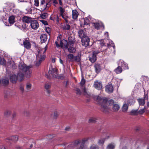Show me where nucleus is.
Instances as JSON below:
<instances>
[{
  "label": "nucleus",
  "mask_w": 149,
  "mask_h": 149,
  "mask_svg": "<svg viewBox=\"0 0 149 149\" xmlns=\"http://www.w3.org/2000/svg\"><path fill=\"white\" fill-rule=\"evenodd\" d=\"M94 98L100 105L101 110L104 113L107 112L110 108V106L114 103L113 100L107 101V99L105 97L102 98L99 96H96Z\"/></svg>",
  "instance_id": "f257e3e1"
},
{
  "label": "nucleus",
  "mask_w": 149,
  "mask_h": 149,
  "mask_svg": "<svg viewBox=\"0 0 149 149\" xmlns=\"http://www.w3.org/2000/svg\"><path fill=\"white\" fill-rule=\"evenodd\" d=\"M95 51L93 52V54L89 56V60L92 63L95 62L96 60V55L100 52L104 51L106 49V46L104 45V41H98L93 47Z\"/></svg>",
  "instance_id": "f03ea898"
},
{
  "label": "nucleus",
  "mask_w": 149,
  "mask_h": 149,
  "mask_svg": "<svg viewBox=\"0 0 149 149\" xmlns=\"http://www.w3.org/2000/svg\"><path fill=\"white\" fill-rule=\"evenodd\" d=\"M19 69L20 73H22L24 75L25 74L26 77L29 78L31 76V71L29 70L30 66H27L24 63H21L19 64Z\"/></svg>",
  "instance_id": "7ed1b4c3"
},
{
  "label": "nucleus",
  "mask_w": 149,
  "mask_h": 149,
  "mask_svg": "<svg viewBox=\"0 0 149 149\" xmlns=\"http://www.w3.org/2000/svg\"><path fill=\"white\" fill-rule=\"evenodd\" d=\"M47 45L45 48H43L39 49L38 51V54L37 56V58L38 59V58H40L39 60L38 63H37L36 64V65L37 66H38L41 63V61L44 60L45 57V54L46 50L47 49L48 46Z\"/></svg>",
  "instance_id": "20e7f679"
},
{
  "label": "nucleus",
  "mask_w": 149,
  "mask_h": 149,
  "mask_svg": "<svg viewBox=\"0 0 149 149\" xmlns=\"http://www.w3.org/2000/svg\"><path fill=\"white\" fill-rule=\"evenodd\" d=\"M19 70L17 74H11L10 77V79L13 83H16L17 80L21 81L24 79V76L22 73H20Z\"/></svg>",
  "instance_id": "39448f33"
},
{
  "label": "nucleus",
  "mask_w": 149,
  "mask_h": 149,
  "mask_svg": "<svg viewBox=\"0 0 149 149\" xmlns=\"http://www.w3.org/2000/svg\"><path fill=\"white\" fill-rule=\"evenodd\" d=\"M48 73L49 76L54 78H57L58 73L56 68H53L52 65H51L49 68Z\"/></svg>",
  "instance_id": "423d86ee"
},
{
  "label": "nucleus",
  "mask_w": 149,
  "mask_h": 149,
  "mask_svg": "<svg viewBox=\"0 0 149 149\" xmlns=\"http://www.w3.org/2000/svg\"><path fill=\"white\" fill-rule=\"evenodd\" d=\"M56 46L59 47H60L61 48L63 47L64 49H66L68 47V42L66 40H63L60 42V45L58 44L57 41H56L55 42Z\"/></svg>",
  "instance_id": "0eeeda50"
},
{
  "label": "nucleus",
  "mask_w": 149,
  "mask_h": 149,
  "mask_svg": "<svg viewBox=\"0 0 149 149\" xmlns=\"http://www.w3.org/2000/svg\"><path fill=\"white\" fill-rule=\"evenodd\" d=\"M8 21L9 23L5 22L4 20H3V22L5 25L8 26H10L11 24H13L15 22V17L13 15H12L9 17L8 18Z\"/></svg>",
  "instance_id": "6e6552de"
},
{
  "label": "nucleus",
  "mask_w": 149,
  "mask_h": 149,
  "mask_svg": "<svg viewBox=\"0 0 149 149\" xmlns=\"http://www.w3.org/2000/svg\"><path fill=\"white\" fill-rule=\"evenodd\" d=\"M85 82V80L84 78H82L80 82V84L82 88H83V94L84 95L86 96V97H88L89 96V95L88 93L84 86Z\"/></svg>",
  "instance_id": "1a4fd4ad"
},
{
  "label": "nucleus",
  "mask_w": 149,
  "mask_h": 149,
  "mask_svg": "<svg viewBox=\"0 0 149 149\" xmlns=\"http://www.w3.org/2000/svg\"><path fill=\"white\" fill-rule=\"evenodd\" d=\"M81 39V42L83 46L86 47L89 45L90 39L87 36Z\"/></svg>",
  "instance_id": "9d476101"
},
{
  "label": "nucleus",
  "mask_w": 149,
  "mask_h": 149,
  "mask_svg": "<svg viewBox=\"0 0 149 149\" xmlns=\"http://www.w3.org/2000/svg\"><path fill=\"white\" fill-rule=\"evenodd\" d=\"M31 28L33 29H37L39 26L38 22L36 20H33L31 23Z\"/></svg>",
  "instance_id": "9b49d317"
},
{
  "label": "nucleus",
  "mask_w": 149,
  "mask_h": 149,
  "mask_svg": "<svg viewBox=\"0 0 149 149\" xmlns=\"http://www.w3.org/2000/svg\"><path fill=\"white\" fill-rule=\"evenodd\" d=\"M93 26H94L95 29L98 30L100 28L102 29L103 30L104 29V26L102 22L100 23H93Z\"/></svg>",
  "instance_id": "f8f14e48"
},
{
  "label": "nucleus",
  "mask_w": 149,
  "mask_h": 149,
  "mask_svg": "<svg viewBox=\"0 0 149 149\" xmlns=\"http://www.w3.org/2000/svg\"><path fill=\"white\" fill-rule=\"evenodd\" d=\"M94 87L98 90H101L102 88V86L101 82L96 81L94 82Z\"/></svg>",
  "instance_id": "ddd939ff"
},
{
  "label": "nucleus",
  "mask_w": 149,
  "mask_h": 149,
  "mask_svg": "<svg viewBox=\"0 0 149 149\" xmlns=\"http://www.w3.org/2000/svg\"><path fill=\"white\" fill-rule=\"evenodd\" d=\"M113 88L111 84H109L106 86V91L109 93H111L113 91Z\"/></svg>",
  "instance_id": "4468645a"
},
{
  "label": "nucleus",
  "mask_w": 149,
  "mask_h": 149,
  "mask_svg": "<svg viewBox=\"0 0 149 149\" xmlns=\"http://www.w3.org/2000/svg\"><path fill=\"white\" fill-rule=\"evenodd\" d=\"M118 65L123 68L124 69H128L127 65L126 63L123 60H120L118 63Z\"/></svg>",
  "instance_id": "2eb2a0df"
},
{
  "label": "nucleus",
  "mask_w": 149,
  "mask_h": 149,
  "mask_svg": "<svg viewBox=\"0 0 149 149\" xmlns=\"http://www.w3.org/2000/svg\"><path fill=\"white\" fill-rule=\"evenodd\" d=\"M22 19L23 22L28 24L31 23L33 20L31 18L26 16H24L22 18Z\"/></svg>",
  "instance_id": "dca6fc26"
},
{
  "label": "nucleus",
  "mask_w": 149,
  "mask_h": 149,
  "mask_svg": "<svg viewBox=\"0 0 149 149\" xmlns=\"http://www.w3.org/2000/svg\"><path fill=\"white\" fill-rule=\"evenodd\" d=\"M74 56L73 55L71 54H69L66 56L67 60L69 62H74Z\"/></svg>",
  "instance_id": "f3484780"
},
{
  "label": "nucleus",
  "mask_w": 149,
  "mask_h": 149,
  "mask_svg": "<svg viewBox=\"0 0 149 149\" xmlns=\"http://www.w3.org/2000/svg\"><path fill=\"white\" fill-rule=\"evenodd\" d=\"M23 45L25 48L29 49L31 48V45L30 42L27 40H25L23 42Z\"/></svg>",
  "instance_id": "a211bd4d"
},
{
  "label": "nucleus",
  "mask_w": 149,
  "mask_h": 149,
  "mask_svg": "<svg viewBox=\"0 0 149 149\" xmlns=\"http://www.w3.org/2000/svg\"><path fill=\"white\" fill-rule=\"evenodd\" d=\"M40 39L41 42H45L47 40V35L45 34H42L40 36Z\"/></svg>",
  "instance_id": "6ab92c4d"
},
{
  "label": "nucleus",
  "mask_w": 149,
  "mask_h": 149,
  "mask_svg": "<svg viewBox=\"0 0 149 149\" xmlns=\"http://www.w3.org/2000/svg\"><path fill=\"white\" fill-rule=\"evenodd\" d=\"M95 72L97 73H99L101 70L100 65L98 64H95L94 66Z\"/></svg>",
  "instance_id": "aec40b11"
},
{
  "label": "nucleus",
  "mask_w": 149,
  "mask_h": 149,
  "mask_svg": "<svg viewBox=\"0 0 149 149\" xmlns=\"http://www.w3.org/2000/svg\"><path fill=\"white\" fill-rule=\"evenodd\" d=\"M74 39L72 37H69L68 39V45L69 46H73V45L74 44Z\"/></svg>",
  "instance_id": "412c9836"
},
{
  "label": "nucleus",
  "mask_w": 149,
  "mask_h": 149,
  "mask_svg": "<svg viewBox=\"0 0 149 149\" xmlns=\"http://www.w3.org/2000/svg\"><path fill=\"white\" fill-rule=\"evenodd\" d=\"M78 13L76 10L72 11V17L74 19H76L78 15Z\"/></svg>",
  "instance_id": "4be33fe9"
},
{
  "label": "nucleus",
  "mask_w": 149,
  "mask_h": 149,
  "mask_svg": "<svg viewBox=\"0 0 149 149\" xmlns=\"http://www.w3.org/2000/svg\"><path fill=\"white\" fill-rule=\"evenodd\" d=\"M88 138H84L81 140V146H80L79 149H83L84 148V145L85 143L87 142L88 140Z\"/></svg>",
  "instance_id": "5701e85b"
},
{
  "label": "nucleus",
  "mask_w": 149,
  "mask_h": 149,
  "mask_svg": "<svg viewBox=\"0 0 149 149\" xmlns=\"http://www.w3.org/2000/svg\"><path fill=\"white\" fill-rule=\"evenodd\" d=\"M84 33V30H81L79 31L78 32L79 36L81 39L85 36H87Z\"/></svg>",
  "instance_id": "b1692460"
},
{
  "label": "nucleus",
  "mask_w": 149,
  "mask_h": 149,
  "mask_svg": "<svg viewBox=\"0 0 149 149\" xmlns=\"http://www.w3.org/2000/svg\"><path fill=\"white\" fill-rule=\"evenodd\" d=\"M114 71L117 74H118L121 73L123 70L121 67L119 65L118 67L115 69Z\"/></svg>",
  "instance_id": "393cba45"
},
{
  "label": "nucleus",
  "mask_w": 149,
  "mask_h": 149,
  "mask_svg": "<svg viewBox=\"0 0 149 149\" xmlns=\"http://www.w3.org/2000/svg\"><path fill=\"white\" fill-rule=\"evenodd\" d=\"M8 140H10L14 141H16L18 139V136H12L7 138Z\"/></svg>",
  "instance_id": "a878e982"
},
{
  "label": "nucleus",
  "mask_w": 149,
  "mask_h": 149,
  "mask_svg": "<svg viewBox=\"0 0 149 149\" xmlns=\"http://www.w3.org/2000/svg\"><path fill=\"white\" fill-rule=\"evenodd\" d=\"M9 83V81L8 79H3L1 81V83L0 84V85H6L8 84Z\"/></svg>",
  "instance_id": "bb28decb"
},
{
  "label": "nucleus",
  "mask_w": 149,
  "mask_h": 149,
  "mask_svg": "<svg viewBox=\"0 0 149 149\" xmlns=\"http://www.w3.org/2000/svg\"><path fill=\"white\" fill-rule=\"evenodd\" d=\"M120 107L118 104H115L113 105V110L114 111H117L119 109Z\"/></svg>",
  "instance_id": "cd10ccee"
},
{
  "label": "nucleus",
  "mask_w": 149,
  "mask_h": 149,
  "mask_svg": "<svg viewBox=\"0 0 149 149\" xmlns=\"http://www.w3.org/2000/svg\"><path fill=\"white\" fill-rule=\"evenodd\" d=\"M72 46H70L68 48V51L70 53H74L76 51L75 48L72 47Z\"/></svg>",
  "instance_id": "c85d7f7f"
},
{
  "label": "nucleus",
  "mask_w": 149,
  "mask_h": 149,
  "mask_svg": "<svg viewBox=\"0 0 149 149\" xmlns=\"http://www.w3.org/2000/svg\"><path fill=\"white\" fill-rule=\"evenodd\" d=\"M128 108V106L126 104H124L122 107V110L123 112H126Z\"/></svg>",
  "instance_id": "c756f323"
},
{
  "label": "nucleus",
  "mask_w": 149,
  "mask_h": 149,
  "mask_svg": "<svg viewBox=\"0 0 149 149\" xmlns=\"http://www.w3.org/2000/svg\"><path fill=\"white\" fill-rule=\"evenodd\" d=\"M31 84L30 83H27L26 85V88L27 91H30L31 88Z\"/></svg>",
  "instance_id": "7c9ffc66"
},
{
  "label": "nucleus",
  "mask_w": 149,
  "mask_h": 149,
  "mask_svg": "<svg viewBox=\"0 0 149 149\" xmlns=\"http://www.w3.org/2000/svg\"><path fill=\"white\" fill-rule=\"evenodd\" d=\"M74 61L79 62L80 61V56L78 54L77 56H74Z\"/></svg>",
  "instance_id": "2f4dec72"
},
{
  "label": "nucleus",
  "mask_w": 149,
  "mask_h": 149,
  "mask_svg": "<svg viewBox=\"0 0 149 149\" xmlns=\"http://www.w3.org/2000/svg\"><path fill=\"white\" fill-rule=\"evenodd\" d=\"M59 116V113L56 111H54L53 113L52 114V116L55 119H56Z\"/></svg>",
  "instance_id": "473e14b6"
},
{
  "label": "nucleus",
  "mask_w": 149,
  "mask_h": 149,
  "mask_svg": "<svg viewBox=\"0 0 149 149\" xmlns=\"http://www.w3.org/2000/svg\"><path fill=\"white\" fill-rule=\"evenodd\" d=\"M6 63V61L3 58L0 57V64L4 65Z\"/></svg>",
  "instance_id": "72a5a7b5"
},
{
  "label": "nucleus",
  "mask_w": 149,
  "mask_h": 149,
  "mask_svg": "<svg viewBox=\"0 0 149 149\" xmlns=\"http://www.w3.org/2000/svg\"><path fill=\"white\" fill-rule=\"evenodd\" d=\"M97 119L94 117L91 118L89 120V123H94L96 122Z\"/></svg>",
  "instance_id": "f704fd0d"
},
{
  "label": "nucleus",
  "mask_w": 149,
  "mask_h": 149,
  "mask_svg": "<svg viewBox=\"0 0 149 149\" xmlns=\"http://www.w3.org/2000/svg\"><path fill=\"white\" fill-rule=\"evenodd\" d=\"M139 104L140 105H143L145 104V101L144 99H139L138 100Z\"/></svg>",
  "instance_id": "c9c22d12"
},
{
  "label": "nucleus",
  "mask_w": 149,
  "mask_h": 149,
  "mask_svg": "<svg viewBox=\"0 0 149 149\" xmlns=\"http://www.w3.org/2000/svg\"><path fill=\"white\" fill-rule=\"evenodd\" d=\"M90 21L86 17L84 19V25H88L89 24Z\"/></svg>",
  "instance_id": "e433bc0d"
},
{
  "label": "nucleus",
  "mask_w": 149,
  "mask_h": 149,
  "mask_svg": "<svg viewBox=\"0 0 149 149\" xmlns=\"http://www.w3.org/2000/svg\"><path fill=\"white\" fill-rule=\"evenodd\" d=\"M11 113V111L9 110H6L4 112V115L6 117L9 116Z\"/></svg>",
  "instance_id": "4c0bfd02"
},
{
  "label": "nucleus",
  "mask_w": 149,
  "mask_h": 149,
  "mask_svg": "<svg viewBox=\"0 0 149 149\" xmlns=\"http://www.w3.org/2000/svg\"><path fill=\"white\" fill-rule=\"evenodd\" d=\"M114 145L113 144H109L107 147V149H113L114 148Z\"/></svg>",
  "instance_id": "58836bf2"
},
{
  "label": "nucleus",
  "mask_w": 149,
  "mask_h": 149,
  "mask_svg": "<svg viewBox=\"0 0 149 149\" xmlns=\"http://www.w3.org/2000/svg\"><path fill=\"white\" fill-rule=\"evenodd\" d=\"M90 149H99V147L97 145L93 144L91 146Z\"/></svg>",
  "instance_id": "ea45409f"
},
{
  "label": "nucleus",
  "mask_w": 149,
  "mask_h": 149,
  "mask_svg": "<svg viewBox=\"0 0 149 149\" xmlns=\"http://www.w3.org/2000/svg\"><path fill=\"white\" fill-rule=\"evenodd\" d=\"M26 12L27 13L30 14L31 13L32 9H31L30 7H28L26 9Z\"/></svg>",
  "instance_id": "a19ab883"
},
{
  "label": "nucleus",
  "mask_w": 149,
  "mask_h": 149,
  "mask_svg": "<svg viewBox=\"0 0 149 149\" xmlns=\"http://www.w3.org/2000/svg\"><path fill=\"white\" fill-rule=\"evenodd\" d=\"M59 10L60 12V15H62L63 14V13L64 12V10L62 7H59Z\"/></svg>",
  "instance_id": "79ce46f5"
},
{
  "label": "nucleus",
  "mask_w": 149,
  "mask_h": 149,
  "mask_svg": "<svg viewBox=\"0 0 149 149\" xmlns=\"http://www.w3.org/2000/svg\"><path fill=\"white\" fill-rule=\"evenodd\" d=\"M145 108H144L143 109H141L140 110L138 111V113L139 114H142L143 113H144L145 112Z\"/></svg>",
  "instance_id": "37998d69"
},
{
  "label": "nucleus",
  "mask_w": 149,
  "mask_h": 149,
  "mask_svg": "<svg viewBox=\"0 0 149 149\" xmlns=\"http://www.w3.org/2000/svg\"><path fill=\"white\" fill-rule=\"evenodd\" d=\"M41 17L42 18L45 19L47 16V13H44L41 15Z\"/></svg>",
  "instance_id": "c03bdc74"
},
{
  "label": "nucleus",
  "mask_w": 149,
  "mask_h": 149,
  "mask_svg": "<svg viewBox=\"0 0 149 149\" xmlns=\"http://www.w3.org/2000/svg\"><path fill=\"white\" fill-rule=\"evenodd\" d=\"M34 5L38 7L39 5V2L38 0H34Z\"/></svg>",
  "instance_id": "a18cd8bd"
},
{
  "label": "nucleus",
  "mask_w": 149,
  "mask_h": 149,
  "mask_svg": "<svg viewBox=\"0 0 149 149\" xmlns=\"http://www.w3.org/2000/svg\"><path fill=\"white\" fill-rule=\"evenodd\" d=\"M61 15L62 16V18L65 19V22H67V23L68 22V20L67 19V17L66 16L64 15V14H63L62 15Z\"/></svg>",
  "instance_id": "49530a36"
},
{
  "label": "nucleus",
  "mask_w": 149,
  "mask_h": 149,
  "mask_svg": "<svg viewBox=\"0 0 149 149\" xmlns=\"http://www.w3.org/2000/svg\"><path fill=\"white\" fill-rule=\"evenodd\" d=\"M114 43L113 42V41H111V42H110V43L109 44H108V46H109V45L110 46H112L114 48H115V46L114 45Z\"/></svg>",
  "instance_id": "de8ad7c7"
},
{
  "label": "nucleus",
  "mask_w": 149,
  "mask_h": 149,
  "mask_svg": "<svg viewBox=\"0 0 149 149\" xmlns=\"http://www.w3.org/2000/svg\"><path fill=\"white\" fill-rule=\"evenodd\" d=\"M45 2L44 0H42L40 2V6L42 7H43V5L45 4Z\"/></svg>",
  "instance_id": "09e8293b"
},
{
  "label": "nucleus",
  "mask_w": 149,
  "mask_h": 149,
  "mask_svg": "<svg viewBox=\"0 0 149 149\" xmlns=\"http://www.w3.org/2000/svg\"><path fill=\"white\" fill-rule=\"evenodd\" d=\"M105 139L100 140L98 141V143L100 144H103L104 142Z\"/></svg>",
  "instance_id": "8fccbe9b"
},
{
  "label": "nucleus",
  "mask_w": 149,
  "mask_h": 149,
  "mask_svg": "<svg viewBox=\"0 0 149 149\" xmlns=\"http://www.w3.org/2000/svg\"><path fill=\"white\" fill-rule=\"evenodd\" d=\"M50 87V86L48 84H46L45 85V88L46 90H48Z\"/></svg>",
  "instance_id": "3c124183"
},
{
  "label": "nucleus",
  "mask_w": 149,
  "mask_h": 149,
  "mask_svg": "<svg viewBox=\"0 0 149 149\" xmlns=\"http://www.w3.org/2000/svg\"><path fill=\"white\" fill-rule=\"evenodd\" d=\"M70 28V26L68 24H66L65 25V29L68 30Z\"/></svg>",
  "instance_id": "603ef678"
},
{
  "label": "nucleus",
  "mask_w": 149,
  "mask_h": 149,
  "mask_svg": "<svg viewBox=\"0 0 149 149\" xmlns=\"http://www.w3.org/2000/svg\"><path fill=\"white\" fill-rule=\"evenodd\" d=\"M40 21L41 22L42 24L45 25H48L47 22L46 21L44 20H41Z\"/></svg>",
  "instance_id": "864d4df0"
},
{
  "label": "nucleus",
  "mask_w": 149,
  "mask_h": 149,
  "mask_svg": "<svg viewBox=\"0 0 149 149\" xmlns=\"http://www.w3.org/2000/svg\"><path fill=\"white\" fill-rule=\"evenodd\" d=\"M52 1L54 3V5L56 6V5L58 3V2L56 0H52Z\"/></svg>",
  "instance_id": "5fc2aeb1"
},
{
  "label": "nucleus",
  "mask_w": 149,
  "mask_h": 149,
  "mask_svg": "<svg viewBox=\"0 0 149 149\" xmlns=\"http://www.w3.org/2000/svg\"><path fill=\"white\" fill-rule=\"evenodd\" d=\"M120 80H118L117 81V83H116V85L118 86L119 87L120 84Z\"/></svg>",
  "instance_id": "6e6d98bb"
},
{
  "label": "nucleus",
  "mask_w": 149,
  "mask_h": 149,
  "mask_svg": "<svg viewBox=\"0 0 149 149\" xmlns=\"http://www.w3.org/2000/svg\"><path fill=\"white\" fill-rule=\"evenodd\" d=\"M20 89L22 91V92H23L24 91V87L22 85H21L20 86Z\"/></svg>",
  "instance_id": "4d7b16f0"
},
{
  "label": "nucleus",
  "mask_w": 149,
  "mask_h": 149,
  "mask_svg": "<svg viewBox=\"0 0 149 149\" xmlns=\"http://www.w3.org/2000/svg\"><path fill=\"white\" fill-rule=\"evenodd\" d=\"M76 91L77 93V94H81V92L80 90L79 89L77 88H76Z\"/></svg>",
  "instance_id": "13d9d810"
},
{
  "label": "nucleus",
  "mask_w": 149,
  "mask_h": 149,
  "mask_svg": "<svg viewBox=\"0 0 149 149\" xmlns=\"http://www.w3.org/2000/svg\"><path fill=\"white\" fill-rule=\"evenodd\" d=\"M80 142V141L79 140H77L75 141L74 143L75 145L79 144Z\"/></svg>",
  "instance_id": "bf43d9fd"
},
{
  "label": "nucleus",
  "mask_w": 149,
  "mask_h": 149,
  "mask_svg": "<svg viewBox=\"0 0 149 149\" xmlns=\"http://www.w3.org/2000/svg\"><path fill=\"white\" fill-rule=\"evenodd\" d=\"M70 129V127H65V130L66 131H69Z\"/></svg>",
  "instance_id": "052dcab7"
},
{
  "label": "nucleus",
  "mask_w": 149,
  "mask_h": 149,
  "mask_svg": "<svg viewBox=\"0 0 149 149\" xmlns=\"http://www.w3.org/2000/svg\"><path fill=\"white\" fill-rule=\"evenodd\" d=\"M58 1L60 5L61 6L63 4L62 0H58Z\"/></svg>",
  "instance_id": "680f3d73"
},
{
  "label": "nucleus",
  "mask_w": 149,
  "mask_h": 149,
  "mask_svg": "<svg viewBox=\"0 0 149 149\" xmlns=\"http://www.w3.org/2000/svg\"><path fill=\"white\" fill-rule=\"evenodd\" d=\"M47 3H45V5L43 7V10H46V8H47Z\"/></svg>",
  "instance_id": "e2e57ef3"
},
{
  "label": "nucleus",
  "mask_w": 149,
  "mask_h": 149,
  "mask_svg": "<svg viewBox=\"0 0 149 149\" xmlns=\"http://www.w3.org/2000/svg\"><path fill=\"white\" fill-rule=\"evenodd\" d=\"M59 61H60V63L61 64H63V61L61 59V58H60L59 59Z\"/></svg>",
  "instance_id": "0e129e2a"
},
{
  "label": "nucleus",
  "mask_w": 149,
  "mask_h": 149,
  "mask_svg": "<svg viewBox=\"0 0 149 149\" xmlns=\"http://www.w3.org/2000/svg\"><path fill=\"white\" fill-rule=\"evenodd\" d=\"M52 61L53 63H55V58H53L52 59Z\"/></svg>",
  "instance_id": "69168bd1"
},
{
  "label": "nucleus",
  "mask_w": 149,
  "mask_h": 149,
  "mask_svg": "<svg viewBox=\"0 0 149 149\" xmlns=\"http://www.w3.org/2000/svg\"><path fill=\"white\" fill-rule=\"evenodd\" d=\"M68 81H65L64 82V84H65V86H67V84H68Z\"/></svg>",
  "instance_id": "338daca9"
},
{
  "label": "nucleus",
  "mask_w": 149,
  "mask_h": 149,
  "mask_svg": "<svg viewBox=\"0 0 149 149\" xmlns=\"http://www.w3.org/2000/svg\"><path fill=\"white\" fill-rule=\"evenodd\" d=\"M1 149H6V148L4 146H2L1 148Z\"/></svg>",
  "instance_id": "774afa93"
}]
</instances>
